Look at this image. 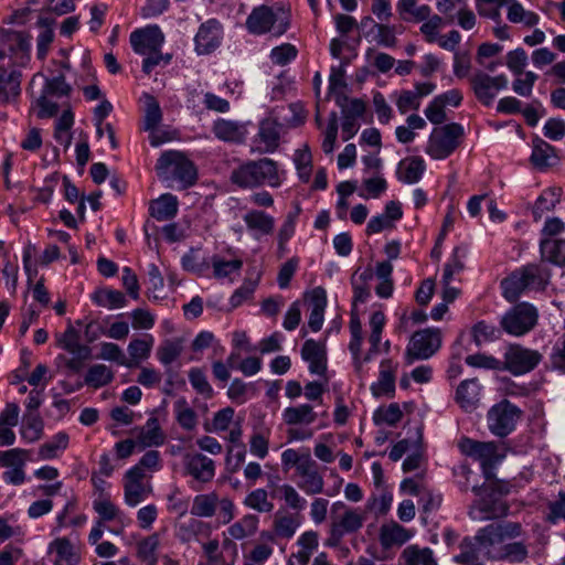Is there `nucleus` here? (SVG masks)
<instances>
[{"label": "nucleus", "instance_id": "obj_1", "mask_svg": "<svg viewBox=\"0 0 565 565\" xmlns=\"http://www.w3.org/2000/svg\"><path fill=\"white\" fill-rule=\"evenodd\" d=\"M457 446L463 456L479 462L483 476L481 488L487 494H509L511 492H519L522 488V483L526 482L523 477L505 480L499 479L494 473V470L507 457L504 444L494 440L481 441L463 436L458 440Z\"/></svg>", "mask_w": 565, "mask_h": 565}, {"label": "nucleus", "instance_id": "obj_2", "mask_svg": "<svg viewBox=\"0 0 565 565\" xmlns=\"http://www.w3.org/2000/svg\"><path fill=\"white\" fill-rule=\"evenodd\" d=\"M523 529L518 522L491 523L479 529L473 537H465L460 543V553L455 561L465 565H482L481 556L498 561L503 543L521 537Z\"/></svg>", "mask_w": 565, "mask_h": 565}, {"label": "nucleus", "instance_id": "obj_3", "mask_svg": "<svg viewBox=\"0 0 565 565\" xmlns=\"http://www.w3.org/2000/svg\"><path fill=\"white\" fill-rule=\"evenodd\" d=\"M30 40L20 32H14L2 40L0 54L9 61L0 63V99L7 100L10 96H17L20 92L21 73L19 66L29 61Z\"/></svg>", "mask_w": 565, "mask_h": 565}, {"label": "nucleus", "instance_id": "obj_4", "mask_svg": "<svg viewBox=\"0 0 565 565\" xmlns=\"http://www.w3.org/2000/svg\"><path fill=\"white\" fill-rule=\"evenodd\" d=\"M290 8L281 1L259 4L252 9L246 18V30L254 35H284L290 28Z\"/></svg>", "mask_w": 565, "mask_h": 565}, {"label": "nucleus", "instance_id": "obj_5", "mask_svg": "<svg viewBox=\"0 0 565 565\" xmlns=\"http://www.w3.org/2000/svg\"><path fill=\"white\" fill-rule=\"evenodd\" d=\"M286 180V171L269 158L250 160L232 173V181L241 188L252 189L262 185L279 188Z\"/></svg>", "mask_w": 565, "mask_h": 565}, {"label": "nucleus", "instance_id": "obj_6", "mask_svg": "<svg viewBox=\"0 0 565 565\" xmlns=\"http://www.w3.org/2000/svg\"><path fill=\"white\" fill-rule=\"evenodd\" d=\"M550 276L548 269L543 265H526L502 280L503 297L514 302L526 290H543L548 284Z\"/></svg>", "mask_w": 565, "mask_h": 565}, {"label": "nucleus", "instance_id": "obj_7", "mask_svg": "<svg viewBox=\"0 0 565 565\" xmlns=\"http://www.w3.org/2000/svg\"><path fill=\"white\" fill-rule=\"evenodd\" d=\"M160 177L180 184V189L193 185L198 178L194 163L179 151L164 152L157 162Z\"/></svg>", "mask_w": 565, "mask_h": 565}, {"label": "nucleus", "instance_id": "obj_8", "mask_svg": "<svg viewBox=\"0 0 565 565\" xmlns=\"http://www.w3.org/2000/svg\"><path fill=\"white\" fill-rule=\"evenodd\" d=\"M162 467L158 450L147 451L139 462L126 473L125 494H148L152 492L151 476Z\"/></svg>", "mask_w": 565, "mask_h": 565}, {"label": "nucleus", "instance_id": "obj_9", "mask_svg": "<svg viewBox=\"0 0 565 565\" xmlns=\"http://www.w3.org/2000/svg\"><path fill=\"white\" fill-rule=\"evenodd\" d=\"M317 417L313 406L307 403L286 407L281 413V419L288 426L286 431L288 440L305 441L311 439L313 430L299 426H310L317 420Z\"/></svg>", "mask_w": 565, "mask_h": 565}, {"label": "nucleus", "instance_id": "obj_10", "mask_svg": "<svg viewBox=\"0 0 565 565\" xmlns=\"http://www.w3.org/2000/svg\"><path fill=\"white\" fill-rule=\"evenodd\" d=\"M522 409L508 399L492 405L487 413V426L490 433L499 438L510 435L522 417Z\"/></svg>", "mask_w": 565, "mask_h": 565}, {"label": "nucleus", "instance_id": "obj_11", "mask_svg": "<svg viewBox=\"0 0 565 565\" xmlns=\"http://www.w3.org/2000/svg\"><path fill=\"white\" fill-rule=\"evenodd\" d=\"M462 136L463 128L457 122L436 128L429 136L426 153L436 160L445 159L456 150Z\"/></svg>", "mask_w": 565, "mask_h": 565}, {"label": "nucleus", "instance_id": "obj_12", "mask_svg": "<svg viewBox=\"0 0 565 565\" xmlns=\"http://www.w3.org/2000/svg\"><path fill=\"white\" fill-rule=\"evenodd\" d=\"M537 318L536 308L527 302H522L504 313L501 319V326L507 333L521 337L535 327Z\"/></svg>", "mask_w": 565, "mask_h": 565}, {"label": "nucleus", "instance_id": "obj_13", "mask_svg": "<svg viewBox=\"0 0 565 565\" xmlns=\"http://www.w3.org/2000/svg\"><path fill=\"white\" fill-rule=\"evenodd\" d=\"M441 345V335L438 329H424L416 331L407 344L405 361L413 364L418 360L433 356Z\"/></svg>", "mask_w": 565, "mask_h": 565}, {"label": "nucleus", "instance_id": "obj_14", "mask_svg": "<svg viewBox=\"0 0 565 565\" xmlns=\"http://www.w3.org/2000/svg\"><path fill=\"white\" fill-rule=\"evenodd\" d=\"M541 359L542 355L535 350L518 344L510 345L504 353V360L501 361V370H507L513 375H523L534 370Z\"/></svg>", "mask_w": 565, "mask_h": 565}, {"label": "nucleus", "instance_id": "obj_15", "mask_svg": "<svg viewBox=\"0 0 565 565\" xmlns=\"http://www.w3.org/2000/svg\"><path fill=\"white\" fill-rule=\"evenodd\" d=\"M471 87L477 99L484 106L492 105L498 93L508 87L505 75L490 76L487 73L478 72L471 78Z\"/></svg>", "mask_w": 565, "mask_h": 565}, {"label": "nucleus", "instance_id": "obj_16", "mask_svg": "<svg viewBox=\"0 0 565 565\" xmlns=\"http://www.w3.org/2000/svg\"><path fill=\"white\" fill-rule=\"evenodd\" d=\"M223 40V26L216 19L203 22L194 36V51L198 55H209L217 50Z\"/></svg>", "mask_w": 565, "mask_h": 565}, {"label": "nucleus", "instance_id": "obj_17", "mask_svg": "<svg viewBox=\"0 0 565 565\" xmlns=\"http://www.w3.org/2000/svg\"><path fill=\"white\" fill-rule=\"evenodd\" d=\"M281 126L273 118H265L259 122L258 132L252 141V151L273 153L279 146Z\"/></svg>", "mask_w": 565, "mask_h": 565}, {"label": "nucleus", "instance_id": "obj_18", "mask_svg": "<svg viewBox=\"0 0 565 565\" xmlns=\"http://www.w3.org/2000/svg\"><path fill=\"white\" fill-rule=\"evenodd\" d=\"M509 507L502 497H479L470 507L469 515L475 521H487L505 516Z\"/></svg>", "mask_w": 565, "mask_h": 565}, {"label": "nucleus", "instance_id": "obj_19", "mask_svg": "<svg viewBox=\"0 0 565 565\" xmlns=\"http://www.w3.org/2000/svg\"><path fill=\"white\" fill-rule=\"evenodd\" d=\"M164 42V35L158 25L139 29L130 34L132 50L140 55L151 51H159Z\"/></svg>", "mask_w": 565, "mask_h": 565}, {"label": "nucleus", "instance_id": "obj_20", "mask_svg": "<svg viewBox=\"0 0 565 565\" xmlns=\"http://www.w3.org/2000/svg\"><path fill=\"white\" fill-rule=\"evenodd\" d=\"M185 471L194 482L207 483L215 476V462L201 452H189L183 459Z\"/></svg>", "mask_w": 565, "mask_h": 565}, {"label": "nucleus", "instance_id": "obj_21", "mask_svg": "<svg viewBox=\"0 0 565 565\" xmlns=\"http://www.w3.org/2000/svg\"><path fill=\"white\" fill-rule=\"evenodd\" d=\"M131 433L140 450L148 447H159L163 445L166 440V435L156 416L149 417L145 425L135 427Z\"/></svg>", "mask_w": 565, "mask_h": 565}, {"label": "nucleus", "instance_id": "obj_22", "mask_svg": "<svg viewBox=\"0 0 565 565\" xmlns=\"http://www.w3.org/2000/svg\"><path fill=\"white\" fill-rule=\"evenodd\" d=\"M301 358L308 363L310 374L323 376L327 372V351L323 343L313 339L306 340L301 348Z\"/></svg>", "mask_w": 565, "mask_h": 565}, {"label": "nucleus", "instance_id": "obj_23", "mask_svg": "<svg viewBox=\"0 0 565 565\" xmlns=\"http://www.w3.org/2000/svg\"><path fill=\"white\" fill-rule=\"evenodd\" d=\"M414 534V530L406 529L396 521H391L381 525L379 541L383 550H390L404 545Z\"/></svg>", "mask_w": 565, "mask_h": 565}, {"label": "nucleus", "instance_id": "obj_24", "mask_svg": "<svg viewBox=\"0 0 565 565\" xmlns=\"http://www.w3.org/2000/svg\"><path fill=\"white\" fill-rule=\"evenodd\" d=\"M243 221L248 232L257 239L274 233L275 218L263 210L254 209L247 211L243 216Z\"/></svg>", "mask_w": 565, "mask_h": 565}, {"label": "nucleus", "instance_id": "obj_25", "mask_svg": "<svg viewBox=\"0 0 565 565\" xmlns=\"http://www.w3.org/2000/svg\"><path fill=\"white\" fill-rule=\"evenodd\" d=\"M398 364L391 359H385L380 363L379 379L371 385L374 396L393 394L395 391V374Z\"/></svg>", "mask_w": 565, "mask_h": 565}, {"label": "nucleus", "instance_id": "obj_26", "mask_svg": "<svg viewBox=\"0 0 565 565\" xmlns=\"http://www.w3.org/2000/svg\"><path fill=\"white\" fill-rule=\"evenodd\" d=\"M385 324H386V317L383 311L377 310V311L372 312L370 320H369L370 349H369L367 353L364 355V358H361L359 355V359L362 364L370 362L375 354L381 352V339H382V332H383Z\"/></svg>", "mask_w": 565, "mask_h": 565}, {"label": "nucleus", "instance_id": "obj_27", "mask_svg": "<svg viewBox=\"0 0 565 565\" xmlns=\"http://www.w3.org/2000/svg\"><path fill=\"white\" fill-rule=\"evenodd\" d=\"M308 299L311 308L308 327L312 332H318L321 330L324 321L327 292L322 287H316L308 294Z\"/></svg>", "mask_w": 565, "mask_h": 565}, {"label": "nucleus", "instance_id": "obj_28", "mask_svg": "<svg viewBox=\"0 0 565 565\" xmlns=\"http://www.w3.org/2000/svg\"><path fill=\"white\" fill-rule=\"evenodd\" d=\"M212 130L217 139L225 142L239 143L247 136L245 125L223 118L214 121Z\"/></svg>", "mask_w": 565, "mask_h": 565}, {"label": "nucleus", "instance_id": "obj_29", "mask_svg": "<svg viewBox=\"0 0 565 565\" xmlns=\"http://www.w3.org/2000/svg\"><path fill=\"white\" fill-rule=\"evenodd\" d=\"M480 394L481 385L478 380L468 379L458 385L455 399L463 411L471 412L478 406Z\"/></svg>", "mask_w": 565, "mask_h": 565}, {"label": "nucleus", "instance_id": "obj_30", "mask_svg": "<svg viewBox=\"0 0 565 565\" xmlns=\"http://www.w3.org/2000/svg\"><path fill=\"white\" fill-rule=\"evenodd\" d=\"M426 170V163L422 157H406L402 159L396 169L398 181L406 184L417 183Z\"/></svg>", "mask_w": 565, "mask_h": 565}, {"label": "nucleus", "instance_id": "obj_31", "mask_svg": "<svg viewBox=\"0 0 565 565\" xmlns=\"http://www.w3.org/2000/svg\"><path fill=\"white\" fill-rule=\"evenodd\" d=\"M403 30L402 25L374 22L367 35L376 45L392 49L397 45V34L403 33Z\"/></svg>", "mask_w": 565, "mask_h": 565}, {"label": "nucleus", "instance_id": "obj_32", "mask_svg": "<svg viewBox=\"0 0 565 565\" xmlns=\"http://www.w3.org/2000/svg\"><path fill=\"white\" fill-rule=\"evenodd\" d=\"M296 476L298 479V486L301 490L312 494H317L322 491L323 479L319 473L317 463L313 459L297 471Z\"/></svg>", "mask_w": 565, "mask_h": 565}, {"label": "nucleus", "instance_id": "obj_33", "mask_svg": "<svg viewBox=\"0 0 565 565\" xmlns=\"http://www.w3.org/2000/svg\"><path fill=\"white\" fill-rule=\"evenodd\" d=\"M153 344L154 338L150 333H145L129 342L127 351L129 354L128 362L131 363V367L149 359Z\"/></svg>", "mask_w": 565, "mask_h": 565}, {"label": "nucleus", "instance_id": "obj_34", "mask_svg": "<svg viewBox=\"0 0 565 565\" xmlns=\"http://www.w3.org/2000/svg\"><path fill=\"white\" fill-rule=\"evenodd\" d=\"M49 552L55 553L54 565H78L79 554L66 537H57L49 545Z\"/></svg>", "mask_w": 565, "mask_h": 565}, {"label": "nucleus", "instance_id": "obj_35", "mask_svg": "<svg viewBox=\"0 0 565 565\" xmlns=\"http://www.w3.org/2000/svg\"><path fill=\"white\" fill-rule=\"evenodd\" d=\"M563 191L561 188L552 186L545 189L535 200L532 207V215L535 222H539L544 214L554 211L561 202Z\"/></svg>", "mask_w": 565, "mask_h": 565}, {"label": "nucleus", "instance_id": "obj_36", "mask_svg": "<svg viewBox=\"0 0 565 565\" xmlns=\"http://www.w3.org/2000/svg\"><path fill=\"white\" fill-rule=\"evenodd\" d=\"M399 561L404 565H438L434 551L430 547H420L417 544L405 547L401 553Z\"/></svg>", "mask_w": 565, "mask_h": 565}, {"label": "nucleus", "instance_id": "obj_37", "mask_svg": "<svg viewBox=\"0 0 565 565\" xmlns=\"http://www.w3.org/2000/svg\"><path fill=\"white\" fill-rule=\"evenodd\" d=\"M149 213L158 221L173 218L178 213V199L171 193H164L157 200L151 201Z\"/></svg>", "mask_w": 565, "mask_h": 565}, {"label": "nucleus", "instance_id": "obj_38", "mask_svg": "<svg viewBox=\"0 0 565 565\" xmlns=\"http://www.w3.org/2000/svg\"><path fill=\"white\" fill-rule=\"evenodd\" d=\"M557 160L554 147L541 138L533 140L531 161L536 168L545 169L555 164Z\"/></svg>", "mask_w": 565, "mask_h": 565}, {"label": "nucleus", "instance_id": "obj_39", "mask_svg": "<svg viewBox=\"0 0 565 565\" xmlns=\"http://www.w3.org/2000/svg\"><path fill=\"white\" fill-rule=\"evenodd\" d=\"M540 252L543 260L565 266V238L541 239Z\"/></svg>", "mask_w": 565, "mask_h": 565}, {"label": "nucleus", "instance_id": "obj_40", "mask_svg": "<svg viewBox=\"0 0 565 565\" xmlns=\"http://www.w3.org/2000/svg\"><path fill=\"white\" fill-rule=\"evenodd\" d=\"M161 537L159 533H152L140 540L137 544V557L146 565H157L158 550Z\"/></svg>", "mask_w": 565, "mask_h": 565}, {"label": "nucleus", "instance_id": "obj_41", "mask_svg": "<svg viewBox=\"0 0 565 565\" xmlns=\"http://www.w3.org/2000/svg\"><path fill=\"white\" fill-rule=\"evenodd\" d=\"M181 265L184 270L203 276L211 267V259L200 248H191L182 256Z\"/></svg>", "mask_w": 565, "mask_h": 565}, {"label": "nucleus", "instance_id": "obj_42", "mask_svg": "<svg viewBox=\"0 0 565 565\" xmlns=\"http://www.w3.org/2000/svg\"><path fill=\"white\" fill-rule=\"evenodd\" d=\"M349 328H350V333H351L349 350L353 356L355 370L358 372H361L362 363L359 359V354H361V347H362V342H363V331H362V323L359 318V315L354 310L351 311Z\"/></svg>", "mask_w": 565, "mask_h": 565}, {"label": "nucleus", "instance_id": "obj_43", "mask_svg": "<svg viewBox=\"0 0 565 565\" xmlns=\"http://www.w3.org/2000/svg\"><path fill=\"white\" fill-rule=\"evenodd\" d=\"M396 10L402 20L420 22L430 15V8L426 4L417 6L416 0H398Z\"/></svg>", "mask_w": 565, "mask_h": 565}, {"label": "nucleus", "instance_id": "obj_44", "mask_svg": "<svg viewBox=\"0 0 565 565\" xmlns=\"http://www.w3.org/2000/svg\"><path fill=\"white\" fill-rule=\"evenodd\" d=\"M70 436L65 431H58L50 440L40 446L38 455L42 460H51L60 457L68 447Z\"/></svg>", "mask_w": 565, "mask_h": 565}, {"label": "nucleus", "instance_id": "obj_45", "mask_svg": "<svg viewBox=\"0 0 565 565\" xmlns=\"http://www.w3.org/2000/svg\"><path fill=\"white\" fill-rule=\"evenodd\" d=\"M508 4L507 18L512 23H522L526 26H534L539 23V15L524 9V7L516 0H504Z\"/></svg>", "mask_w": 565, "mask_h": 565}, {"label": "nucleus", "instance_id": "obj_46", "mask_svg": "<svg viewBox=\"0 0 565 565\" xmlns=\"http://www.w3.org/2000/svg\"><path fill=\"white\" fill-rule=\"evenodd\" d=\"M93 301L109 310L124 308L127 305L125 295L116 289H99L92 297Z\"/></svg>", "mask_w": 565, "mask_h": 565}, {"label": "nucleus", "instance_id": "obj_47", "mask_svg": "<svg viewBox=\"0 0 565 565\" xmlns=\"http://www.w3.org/2000/svg\"><path fill=\"white\" fill-rule=\"evenodd\" d=\"M58 345L72 355L88 358L90 354L89 348L79 342V337L76 330L72 327L67 328L61 335L58 339Z\"/></svg>", "mask_w": 565, "mask_h": 565}, {"label": "nucleus", "instance_id": "obj_48", "mask_svg": "<svg viewBox=\"0 0 565 565\" xmlns=\"http://www.w3.org/2000/svg\"><path fill=\"white\" fill-rule=\"evenodd\" d=\"M363 516L354 511H347L339 521L332 525L333 536L342 537L347 533H352L361 529Z\"/></svg>", "mask_w": 565, "mask_h": 565}, {"label": "nucleus", "instance_id": "obj_49", "mask_svg": "<svg viewBox=\"0 0 565 565\" xmlns=\"http://www.w3.org/2000/svg\"><path fill=\"white\" fill-rule=\"evenodd\" d=\"M183 351V340L181 338L167 339L162 341L157 350V358L164 366L173 363Z\"/></svg>", "mask_w": 565, "mask_h": 565}, {"label": "nucleus", "instance_id": "obj_50", "mask_svg": "<svg viewBox=\"0 0 565 565\" xmlns=\"http://www.w3.org/2000/svg\"><path fill=\"white\" fill-rule=\"evenodd\" d=\"M529 556V546L524 540L503 544L500 548L498 561H508L510 563H522Z\"/></svg>", "mask_w": 565, "mask_h": 565}, {"label": "nucleus", "instance_id": "obj_51", "mask_svg": "<svg viewBox=\"0 0 565 565\" xmlns=\"http://www.w3.org/2000/svg\"><path fill=\"white\" fill-rule=\"evenodd\" d=\"M301 209L299 207V205H297L295 211H291L286 215L278 231L277 239L278 249L280 253H285L288 241L295 235L296 224Z\"/></svg>", "mask_w": 565, "mask_h": 565}, {"label": "nucleus", "instance_id": "obj_52", "mask_svg": "<svg viewBox=\"0 0 565 565\" xmlns=\"http://www.w3.org/2000/svg\"><path fill=\"white\" fill-rule=\"evenodd\" d=\"M114 379V373L105 364L92 365L85 376V384L94 388L103 387L109 384Z\"/></svg>", "mask_w": 565, "mask_h": 565}, {"label": "nucleus", "instance_id": "obj_53", "mask_svg": "<svg viewBox=\"0 0 565 565\" xmlns=\"http://www.w3.org/2000/svg\"><path fill=\"white\" fill-rule=\"evenodd\" d=\"M44 424L39 413H31L23 415V424L21 435L28 441H35L41 438L43 434Z\"/></svg>", "mask_w": 565, "mask_h": 565}, {"label": "nucleus", "instance_id": "obj_54", "mask_svg": "<svg viewBox=\"0 0 565 565\" xmlns=\"http://www.w3.org/2000/svg\"><path fill=\"white\" fill-rule=\"evenodd\" d=\"M93 509L98 514L99 519L97 522H122L121 511L108 499L99 498L93 502Z\"/></svg>", "mask_w": 565, "mask_h": 565}, {"label": "nucleus", "instance_id": "obj_55", "mask_svg": "<svg viewBox=\"0 0 565 565\" xmlns=\"http://www.w3.org/2000/svg\"><path fill=\"white\" fill-rule=\"evenodd\" d=\"M465 250L456 247L451 257L445 264L441 275V284H451L456 275H459L465 267L463 264Z\"/></svg>", "mask_w": 565, "mask_h": 565}, {"label": "nucleus", "instance_id": "obj_56", "mask_svg": "<svg viewBox=\"0 0 565 565\" xmlns=\"http://www.w3.org/2000/svg\"><path fill=\"white\" fill-rule=\"evenodd\" d=\"M311 454L308 448L294 449L288 448L281 454V463L285 468H296V472L311 461Z\"/></svg>", "mask_w": 565, "mask_h": 565}, {"label": "nucleus", "instance_id": "obj_57", "mask_svg": "<svg viewBox=\"0 0 565 565\" xmlns=\"http://www.w3.org/2000/svg\"><path fill=\"white\" fill-rule=\"evenodd\" d=\"M146 109H145V118H143V129L146 131H151L158 127V125L162 120V113L159 103L151 95H146Z\"/></svg>", "mask_w": 565, "mask_h": 565}, {"label": "nucleus", "instance_id": "obj_58", "mask_svg": "<svg viewBox=\"0 0 565 565\" xmlns=\"http://www.w3.org/2000/svg\"><path fill=\"white\" fill-rule=\"evenodd\" d=\"M211 266L216 278L230 277L233 273H238L243 267V260L235 258L225 260L220 256H213L211 258Z\"/></svg>", "mask_w": 565, "mask_h": 565}, {"label": "nucleus", "instance_id": "obj_59", "mask_svg": "<svg viewBox=\"0 0 565 565\" xmlns=\"http://www.w3.org/2000/svg\"><path fill=\"white\" fill-rule=\"evenodd\" d=\"M332 443H333L332 434H330V433L322 434L319 437V441L316 443V445L313 447L315 457L323 463H332L337 458V454L330 446V444H332Z\"/></svg>", "mask_w": 565, "mask_h": 565}, {"label": "nucleus", "instance_id": "obj_60", "mask_svg": "<svg viewBox=\"0 0 565 565\" xmlns=\"http://www.w3.org/2000/svg\"><path fill=\"white\" fill-rule=\"evenodd\" d=\"M189 381L191 386L202 396L211 398L214 394L213 387L207 381V377L203 370L199 367H192L189 371Z\"/></svg>", "mask_w": 565, "mask_h": 565}, {"label": "nucleus", "instance_id": "obj_61", "mask_svg": "<svg viewBox=\"0 0 565 565\" xmlns=\"http://www.w3.org/2000/svg\"><path fill=\"white\" fill-rule=\"evenodd\" d=\"M99 358L105 361L116 362L118 365L131 367L120 347L113 342H103L100 344Z\"/></svg>", "mask_w": 565, "mask_h": 565}, {"label": "nucleus", "instance_id": "obj_62", "mask_svg": "<svg viewBox=\"0 0 565 565\" xmlns=\"http://www.w3.org/2000/svg\"><path fill=\"white\" fill-rule=\"evenodd\" d=\"M403 417V413L397 403H392L386 407L379 408L373 416L375 424L396 425Z\"/></svg>", "mask_w": 565, "mask_h": 565}, {"label": "nucleus", "instance_id": "obj_63", "mask_svg": "<svg viewBox=\"0 0 565 565\" xmlns=\"http://www.w3.org/2000/svg\"><path fill=\"white\" fill-rule=\"evenodd\" d=\"M472 338L475 342L480 345L486 342L493 341L499 338V329L486 321H479L472 327Z\"/></svg>", "mask_w": 565, "mask_h": 565}, {"label": "nucleus", "instance_id": "obj_64", "mask_svg": "<svg viewBox=\"0 0 565 565\" xmlns=\"http://www.w3.org/2000/svg\"><path fill=\"white\" fill-rule=\"evenodd\" d=\"M257 530L256 516L248 515L242 521L234 523L228 527L230 535L235 540H243L253 535Z\"/></svg>", "mask_w": 565, "mask_h": 565}]
</instances>
